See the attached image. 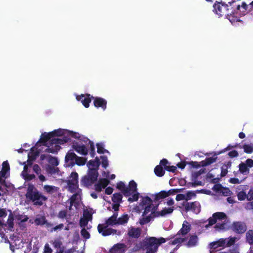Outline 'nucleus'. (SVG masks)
Masks as SVG:
<instances>
[{"label":"nucleus","instance_id":"1","mask_svg":"<svg viewBox=\"0 0 253 253\" xmlns=\"http://www.w3.org/2000/svg\"><path fill=\"white\" fill-rule=\"evenodd\" d=\"M234 2L235 1L233 0L228 2L229 5L232 6L231 8H229L228 4L221 1H216L213 5V11L216 14L218 15L219 17L224 15L226 16L227 18H228L232 23L235 22L240 21L239 18L235 15L237 14L240 10V5H238L236 8H234L232 5Z\"/></svg>","mask_w":253,"mask_h":253},{"label":"nucleus","instance_id":"2","mask_svg":"<svg viewBox=\"0 0 253 253\" xmlns=\"http://www.w3.org/2000/svg\"><path fill=\"white\" fill-rule=\"evenodd\" d=\"M25 197L27 200L32 202L34 206H42L47 200V198L32 184L28 185Z\"/></svg>","mask_w":253,"mask_h":253},{"label":"nucleus","instance_id":"3","mask_svg":"<svg viewBox=\"0 0 253 253\" xmlns=\"http://www.w3.org/2000/svg\"><path fill=\"white\" fill-rule=\"evenodd\" d=\"M175 235H171L169 238H164L160 237L157 238L155 237H146L143 240V246H145V250L149 251H152L153 253H157L159 247L163 243L170 239L174 238Z\"/></svg>","mask_w":253,"mask_h":253},{"label":"nucleus","instance_id":"4","mask_svg":"<svg viewBox=\"0 0 253 253\" xmlns=\"http://www.w3.org/2000/svg\"><path fill=\"white\" fill-rule=\"evenodd\" d=\"M235 237L220 238L217 241L210 243L208 246L210 253H215L221 249L231 247L235 244Z\"/></svg>","mask_w":253,"mask_h":253},{"label":"nucleus","instance_id":"5","mask_svg":"<svg viewBox=\"0 0 253 253\" xmlns=\"http://www.w3.org/2000/svg\"><path fill=\"white\" fill-rule=\"evenodd\" d=\"M98 172L96 169L88 171L86 175L83 176L81 180V184L85 187H88L97 181Z\"/></svg>","mask_w":253,"mask_h":253},{"label":"nucleus","instance_id":"6","mask_svg":"<svg viewBox=\"0 0 253 253\" xmlns=\"http://www.w3.org/2000/svg\"><path fill=\"white\" fill-rule=\"evenodd\" d=\"M182 206L184 207L185 212L191 211L196 214H198L201 211V205L199 202L197 201L192 202H184Z\"/></svg>","mask_w":253,"mask_h":253},{"label":"nucleus","instance_id":"7","mask_svg":"<svg viewBox=\"0 0 253 253\" xmlns=\"http://www.w3.org/2000/svg\"><path fill=\"white\" fill-rule=\"evenodd\" d=\"M159 205V203H158L155 206L153 204V206L152 207V212L149 215L140 218V224L141 225L146 224L149 223L152 218L159 216L160 211H157L158 209Z\"/></svg>","mask_w":253,"mask_h":253},{"label":"nucleus","instance_id":"8","mask_svg":"<svg viewBox=\"0 0 253 253\" xmlns=\"http://www.w3.org/2000/svg\"><path fill=\"white\" fill-rule=\"evenodd\" d=\"M109 226L103 224H99L97 226V230L99 233H101L103 236H107L111 234H117L118 235L121 234V231H117V230L108 228Z\"/></svg>","mask_w":253,"mask_h":253},{"label":"nucleus","instance_id":"9","mask_svg":"<svg viewBox=\"0 0 253 253\" xmlns=\"http://www.w3.org/2000/svg\"><path fill=\"white\" fill-rule=\"evenodd\" d=\"M68 185L72 192H74L78 188V174L76 172H72L70 175V179L68 180Z\"/></svg>","mask_w":253,"mask_h":253},{"label":"nucleus","instance_id":"10","mask_svg":"<svg viewBox=\"0 0 253 253\" xmlns=\"http://www.w3.org/2000/svg\"><path fill=\"white\" fill-rule=\"evenodd\" d=\"M231 228L234 232L239 234L244 233L247 230L246 224L241 221L234 222Z\"/></svg>","mask_w":253,"mask_h":253},{"label":"nucleus","instance_id":"11","mask_svg":"<svg viewBox=\"0 0 253 253\" xmlns=\"http://www.w3.org/2000/svg\"><path fill=\"white\" fill-rule=\"evenodd\" d=\"M76 99L78 101H81L84 107L87 108L89 107V103L91 102V99H93V96L89 94H82L77 95Z\"/></svg>","mask_w":253,"mask_h":253},{"label":"nucleus","instance_id":"12","mask_svg":"<svg viewBox=\"0 0 253 253\" xmlns=\"http://www.w3.org/2000/svg\"><path fill=\"white\" fill-rule=\"evenodd\" d=\"M142 229L140 227L130 226L127 230V236L132 239H138L141 235Z\"/></svg>","mask_w":253,"mask_h":253},{"label":"nucleus","instance_id":"13","mask_svg":"<svg viewBox=\"0 0 253 253\" xmlns=\"http://www.w3.org/2000/svg\"><path fill=\"white\" fill-rule=\"evenodd\" d=\"M77 156V155L72 150L69 151L65 158V162L66 165L68 167H73L75 166V161Z\"/></svg>","mask_w":253,"mask_h":253},{"label":"nucleus","instance_id":"14","mask_svg":"<svg viewBox=\"0 0 253 253\" xmlns=\"http://www.w3.org/2000/svg\"><path fill=\"white\" fill-rule=\"evenodd\" d=\"M72 147L79 154L84 156L88 154V150L84 144H80L79 142H75Z\"/></svg>","mask_w":253,"mask_h":253},{"label":"nucleus","instance_id":"15","mask_svg":"<svg viewBox=\"0 0 253 253\" xmlns=\"http://www.w3.org/2000/svg\"><path fill=\"white\" fill-rule=\"evenodd\" d=\"M93 104L96 108H101L102 110H105L107 108V101L101 97H93Z\"/></svg>","mask_w":253,"mask_h":253},{"label":"nucleus","instance_id":"16","mask_svg":"<svg viewBox=\"0 0 253 253\" xmlns=\"http://www.w3.org/2000/svg\"><path fill=\"white\" fill-rule=\"evenodd\" d=\"M110 181L107 178L100 179L98 183L94 185L95 190L97 192H101L103 188H105L109 183Z\"/></svg>","mask_w":253,"mask_h":253},{"label":"nucleus","instance_id":"17","mask_svg":"<svg viewBox=\"0 0 253 253\" xmlns=\"http://www.w3.org/2000/svg\"><path fill=\"white\" fill-rule=\"evenodd\" d=\"M53 138L52 137V133L51 132L46 133L44 132L42 134L39 142L42 143L43 145L47 146V142L49 141V144H51V140Z\"/></svg>","mask_w":253,"mask_h":253},{"label":"nucleus","instance_id":"18","mask_svg":"<svg viewBox=\"0 0 253 253\" xmlns=\"http://www.w3.org/2000/svg\"><path fill=\"white\" fill-rule=\"evenodd\" d=\"M190 224L188 221L185 220L182 224V228L178 231L176 235H185L190 232Z\"/></svg>","mask_w":253,"mask_h":253},{"label":"nucleus","instance_id":"19","mask_svg":"<svg viewBox=\"0 0 253 253\" xmlns=\"http://www.w3.org/2000/svg\"><path fill=\"white\" fill-rule=\"evenodd\" d=\"M71 138L67 136H64L61 138H53L51 140V145H62L64 144L65 143L70 142Z\"/></svg>","mask_w":253,"mask_h":253},{"label":"nucleus","instance_id":"20","mask_svg":"<svg viewBox=\"0 0 253 253\" xmlns=\"http://www.w3.org/2000/svg\"><path fill=\"white\" fill-rule=\"evenodd\" d=\"M125 245L124 244H117L110 250L109 253H124Z\"/></svg>","mask_w":253,"mask_h":253},{"label":"nucleus","instance_id":"21","mask_svg":"<svg viewBox=\"0 0 253 253\" xmlns=\"http://www.w3.org/2000/svg\"><path fill=\"white\" fill-rule=\"evenodd\" d=\"M198 237L196 235H190L188 242L185 245L188 248H192L197 245L198 243Z\"/></svg>","mask_w":253,"mask_h":253},{"label":"nucleus","instance_id":"22","mask_svg":"<svg viewBox=\"0 0 253 253\" xmlns=\"http://www.w3.org/2000/svg\"><path fill=\"white\" fill-rule=\"evenodd\" d=\"M100 165V162L98 157H96L94 160H90L87 164V166L88 168V171H90L92 169H96L97 170L98 168Z\"/></svg>","mask_w":253,"mask_h":253},{"label":"nucleus","instance_id":"23","mask_svg":"<svg viewBox=\"0 0 253 253\" xmlns=\"http://www.w3.org/2000/svg\"><path fill=\"white\" fill-rule=\"evenodd\" d=\"M169 163L166 159H163L160 161V164L163 166L165 169L169 172H174L176 170V167L173 166H168Z\"/></svg>","mask_w":253,"mask_h":253},{"label":"nucleus","instance_id":"24","mask_svg":"<svg viewBox=\"0 0 253 253\" xmlns=\"http://www.w3.org/2000/svg\"><path fill=\"white\" fill-rule=\"evenodd\" d=\"M34 222L36 225H43L44 224H46L47 226H50L51 225V224L47 222V220L44 216L36 218Z\"/></svg>","mask_w":253,"mask_h":253},{"label":"nucleus","instance_id":"25","mask_svg":"<svg viewBox=\"0 0 253 253\" xmlns=\"http://www.w3.org/2000/svg\"><path fill=\"white\" fill-rule=\"evenodd\" d=\"M127 193L129 196L134 193L137 190V184L134 180H131L129 182L128 186L126 187Z\"/></svg>","mask_w":253,"mask_h":253},{"label":"nucleus","instance_id":"26","mask_svg":"<svg viewBox=\"0 0 253 253\" xmlns=\"http://www.w3.org/2000/svg\"><path fill=\"white\" fill-rule=\"evenodd\" d=\"M166 193V191L163 190L154 195H152V197H154L153 202L156 203L160 200H162L167 197Z\"/></svg>","mask_w":253,"mask_h":253},{"label":"nucleus","instance_id":"27","mask_svg":"<svg viewBox=\"0 0 253 253\" xmlns=\"http://www.w3.org/2000/svg\"><path fill=\"white\" fill-rule=\"evenodd\" d=\"M116 188L120 190L125 197L129 196V194L127 193L126 187L123 182L120 181L117 183Z\"/></svg>","mask_w":253,"mask_h":253},{"label":"nucleus","instance_id":"28","mask_svg":"<svg viewBox=\"0 0 253 253\" xmlns=\"http://www.w3.org/2000/svg\"><path fill=\"white\" fill-rule=\"evenodd\" d=\"M163 166L160 164V165L156 166L154 169V173L158 177H162L165 173V168H163Z\"/></svg>","mask_w":253,"mask_h":253},{"label":"nucleus","instance_id":"29","mask_svg":"<svg viewBox=\"0 0 253 253\" xmlns=\"http://www.w3.org/2000/svg\"><path fill=\"white\" fill-rule=\"evenodd\" d=\"M60 148L61 147L59 145H55L53 146V145L50 144V146H48V147L45 150V152L55 154L58 152Z\"/></svg>","mask_w":253,"mask_h":253},{"label":"nucleus","instance_id":"30","mask_svg":"<svg viewBox=\"0 0 253 253\" xmlns=\"http://www.w3.org/2000/svg\"><path fill=\"white\" fill-rule=\"evenodd\" d=\"M217 157L207 158L205 160L202 161L200 163L202 167H206L216 162Z\"/></svg>","mask_w":253,"mask_h":253},{"label":"nucleus","instance_id":"31","mask_svg":"<svg viewBox=\"0 0 253 253\" xmlns=\"http://www.w3.org/2000/svg\"><path fill=\"white\" fill-rule=\"evenodd\" d=\"M129 216L127 214H123L117 219V225H124L127 223Z\"/></svg>","mask_w":253,"mask_h":253},{"label":"nucleus","instance_id":"32","mask_svg":"<svg viewBox=\"0 0 253 253\" xmlns=\"http://www.w3.org/2000/svg\"><path fill=\"white\" fill-rule=\"evenodd\" d=\"M153 200H152L150 197L148 196H145L142 197L141 202L140 203V205L143 208L145 206L149 205V204H153Z\"/></svg>","mask_w":253,"mask_h":253},{"label":"nucleus","instance_id":"33","mask_svg":"<svg viewBox=\"0 0 253 253\" xmlns=\"http://www.w3.org/2000/svg\"><path fill=\"white\" fill-rule=\"evenodd\" d=\"M67 130L63 129H55L51 132L52 133L53 138H54L55 136H64L66 134H67Z\"/></svg>","mask_w":253,"mask_h":253},{"label":"nucleus","instance_id":"34","mask_svg":"<svg viewBox=\"0 0 253 253\" xmlns=\"http://www.w3.org/2000/svg\"><path fill=\"white\" fill-rule=\"evenodd\" d=\"M122 195L120 193H115L112 197V201L113 203H121L122 202Z\"/></svg>","mask_w":253,"mask_h":253},{"label":"nucleus","instance_id":"35","mask_svg":"<svg viewBox=\"0 0 253 253\" xmlns=\"http://www.w3.org/2000/svg\"><path fill=\"white\" fill-rule=\"evenodd\" d=\"M174 210L173 207L164 208L160 211L159 216H164L168 214L171 213Z\"/></svg>","mask_w":253,"mask_h":253},{"label":"nucleus","instance_id":"36","mask_svg":"<svg viewBox=\"0 0 253 253\" xmlns=\"http://www.w3.org/2000/svg\"><path fill=\"white\" fill-rule=\"evenodd\" d=\"M247 242L251 245H253V230H250L246 233Z\"/></svg>","mask_w":253,"mask_h":253},{"label":"nucleus","instance_id":"37","mask_svg":"<svg viewBox=\"0 0 253 253\" xmlns=\"http://www.w3.org/2000/svg\"><path fill=\"white\" fill-rule=\"evenodd\" d=\"M87 159L85 158L77 156L76 161H75V165L76 164L79 166H82L85 165Z\"/></svg>","mask_w":253,"mask_h":253},{"label":"nucleus","instance_id":"38","mask_svg":"<svg viewBox=\"0 0 253 253\" xmlns=\"http://www.w3.org/2000/svg\"><path fill=\"white\" fill-rule=\"evenodd\" d=\"M96 147H97V152L98 154H104L105 153H109V152L107 150H106L104 149V145L102 143H97Z\"/></svg>","mask_w":253,"mask_h":253},{"label":"nucleus","instance_id":"39","mask_svg":"<svg viewBox=\"0 0 253 253\" xmlns=\"http://www.w3.org/2000/svg\"><path fill=\"white\" fill-rule=\"evenodd\" d=\"M105 224L111 226L116 225H117V219L111 216L105 221Z\"/></svg>","mask_w":253,"mask_h":253},{"label":"nucleus","instance_id":"40","mask_svg":"<svg viewBox=\"0 0 253 253\" xmlns=\"http://www.w3.org/2000/svg\"><path fill=\"white\" fill-rule=\"evenodd\" d=\"M214 228L217 231L224 230L227 228L226 224L224 222H222L221 223L219 222L215 224Z\"/></svg>","mask_w":253,"mask_h":253},{"label":"nucleus","instance_id":"41","mask_svg":"<svg viewBox=\"0 0 253 253\" xmlns=\"http://www.w3.org/2000/svg\"><path fill=\"white\" fill-rule=\"evenodd\" d=\"M213 217L215 218L216 220L217 219L222 220L226 218V215L225 213L222 212H216L213 214Z\"/></svg>","mask_w":253,"mask_h":253},{"label":"nucleus","instance_id":"42","mask_svg":"<svg viewBox=\"0 0 253 253\" xmlns=\"http://www.w3.org/2000/svg\"><path fill=\"white\" fill-rule=\"evenodd\" d=\"M141 249L145 250V246H143V240L135 244L132 250L133 251L136 252Z\"/></svg>","mask_w":253,"mask_h":253},{"label":"nucleus","instance_id":"43","mask_svg":"<svg viewBox=\"0 0 253 253\" xmlns=\"http://www.w3.org/2000/svg\"><path fill=\"white\" fill-rule=\"evenodd\" d=\"M186 238H182L180 237L176 238L172 241H171L170 242H169V244L175 245L177 244H181L182 243L186 241Z\"/></svg>","mask_w":253,"mask_h":253},{"label":"nucleus","instance_id":"44","mask_svg":"<svg viewBox=\"0 0 253 253\" xmlns=\"http://www.w3.org/2000/svg\"><path fill=\"white\" fill-rule=\"evenodd\" d=\"M239 170L242 173H246L247 172H249V169L248 167L247 166V165H245V163H241L239 165Z\"/></svg>","mask_w":253,"mask_h":253},{"label":"nucleus","instance_id":"45","mask_svg":"<svg viewBox=\"0 0 253 253\" xmlns=\"http://www.w3.org/2000/svg\"><path fill=\"white\" fill-rule=\"evenodd\" d=\"M153 206V204H149V205H147L146 206H145L143 207L144 211L142 213V217H146L145 215H146L149 212L151 211V213L152 211V207Z\"/></svg>","mask_w":253,"mask_h":253},{"label":"nucleus","instance_id":"46","mask_svg":"<svg viewBox=\"0 0 253 253\" xmlns=\"http://www.w3.org/2000/svg\"><path fill=\"white\" fill-rule=\"evenodd\" d=\"M100 159H101L102 167L104 169H106L108 166V160L107 156H101Z\"/></svg>","mask_w":253,"mask_h":253},{"label":"nucleus","instance_id":"47","mask_svg":"<svg viewBox=\"0 0 253 253\" xmlns=\"http://www.w3.org/2000/svg\"><path fill=\"white\" fill-rule=\"evenodd\" d=\"M31 152L28 154V158L31 159L32 160H35L37 157L39 155V153L38 152H34V148L32 147L31 148Z\"/></svg>","mask_w":253,"mask_h":253},{"label":"nucleus","instance_id":"48","mask_svg":"<svg viewBox=\"0 0 253 253\" xmlns=\"http://www.w3.org/2000/svg\"><path fill=\"white\" fill-rule=\"evenodd\" d=\"M81 234L82 236L85 239H88L90 237L89 233L85 229V228H83L81 230Z\"/></svg>","mask_w":253,"mask_h":253},{"label":"nucleus","instance_id":"49","mask_svg":"<svg viewBox=\"0 0 253 253\" xmlns=\"http://www.w3.org/2000/svg\"><path fill=\"white\" fill-rule=\"evenodd\" d=\"M67 136H69L70 138V137L75 138H80V134L78 132H74L72 131H67Z\"/></svg>","mask_w":253,"mask_h":253},{"label":"nucleus","instance_id":"50","mask_svg":"<svg viewBox=\"0 0 253 253\" xmlns=\"http://www.w3.org/2000/svg\"><path fill=\"white\" fill-rule=\"evenodd\" d=\"M238 199L239 201H243L247 198L246 193L243 191L239 192L237 194Z\"/></svg>","mask_w":253,"mask_h":253},{"label":"nucleus","instance_id":"51","mask_svg":"<svg viewBox=\"0 0 253 253\" xmlns=\"http://www.w3.org/2000/svg\"><path fill=\"white\" fill-rule=\"evenodd\" d=\"M243 148L245 152L247 154H251L253 152V147L250 145L245 144Z\"/></svg>","mask_w":253,"mask_h":253},{"label":"nucleus","instance_id":"52","mask_svg":"<svg viewBox=\"0 0 253 253\" xmlns=\"http://www.w3.org/2000/svg\"><path fill=\"white\" fill-rule=\"evenodd\" d=\"M56 187L49 185H45L43 186L44 190L48 193H51L53 192Z\"/></svg>","mask_w":253,"mask_h":253},{"label":"nucleus","instance_id":"53","mask_svg":"<svg viewBox=\"0 0 253 253\" xmlns=\"http://www.w3.org/2000/svg\"><path fill=\"white\" fill-rule=\"evenodd\" d=\"M209 223L208 224H206L205 225V228H208L209 226H212L216 222V220L215 219V218L213 217V215L212 217H210L208 219Z\"/></svg>","mask_w":253,"mask_h":253},{"label":"nucleus","instance_id":"54","mask_svg":"<svg viewBox=\"0 0 253 253\" xmlns=\"http://www.w3.org/2000/svg\"><path fill=\"white\" fill-rule=\"evenodd\" d=\"M181 189H171L169 190L168 191H166L167 194V197H169V195H174L176 193H177L179 192H180Z\"/></svg>","mask_w":253,"mask_h":253},{"label":"nucleus","instance_id":"55","mask_svg":"<svg viewBox=\"0 0 253 253\" xmlns=\"http://www.w3.org/2000/svg\"><path fill=\"white\" fill-rule=\"evenodd\" d=\"M83 218L88 220V221L91 220L92 218V214L88 211H84L83 214Z\"/></svg>","mask_w":253,"mask_h":253},{"label":"nucleus","instance_id":"56","mask_svg":"<svg viewBox=\"0 0 253 253\" xmlns=\"http://www.w3.org/2000/svg\"><path fill=\"white\" fill-rule=\"evenodd\" d=\"M139 194L138 193L133 194L131 197L128 198V201L130 203L137 201L139 198Z\"/></svg>","mask_w":253,"mask_h":253},{"label":"nucleus","instance_id":"57","mask_svg":"<svg viewBox=\"0 0 253 253\" xmlns=\"http://www.w3.org/2000/svg\"><path fill=\"white\" fill-rule=\"evenodd\" d=\"M5 223L6 224V227L7 226V229L8 230L12 231L14 226V220L7 219L6 223Z\"/></svg>","mask_w":253,"mask_h":253},{"label":"nucleus","instance_id":"58","mask_svg":"<svg viewBox=\"0 0 253 253\" xmlns=\"http://www.w3.org/2000/svg\"><path fill=\"white\" fill-rule=\"evenodd\" d=\"M16 219L18 220H20L21 222H25L28 220V217L27 215L19 214L16 216Z\"/></svg>","mask_w":253,"mask_h":253},{"label":"nucleus","instance_id":"59","mask_svg":"<svg viewBox=\"0 0 253 253\" xmlns=\"http://www.w3.org/2000/svg\"><path fill=\"white\" fill-rule=\"evenodd\" d=\"M83 141L86 143V145L87 144V142H88V144L89 145L90 150L95 149L94 143L90 141L88 138L85 137L84 138Z\"/></svg>","mask_w":253,"mask_h":253},{"label":"nucleus","instance_id":"60","mask_svg":"<svg viewBox=\"0 0 253 253\" xmlns=\"http://www.w3.org/2000/svg\"><path fill=\"white\" fill-rule=\"evenodd\" d=\"M187 164L190 165L191 166V168H199L202 166L201 164H199L197 162L191 161L190 162H188Z\"/></svg>","mask_w":253,"mask_h":253},{"label":"nucleus","instance_id":"61","mask_svg":"<svg viewBox=\"0 0 253 253\" xmlns=\"http://www.w3.org/2000/svg\"><path fill=\"white\" fill-rule=\"evenodd\" d=\"M52 245H53V247H54V248L58 249V248H61V247L62 245V243L59 240H55L53 242Z\"/></svg>","mask_w":253,"mask_h":253},{"label":"nucleus","instance_id":"62","mask_svg":"<svg viewBox=\"0 0 253 253\" xmlns=\"http://www.w3.org/2000/svg\"><path fill=\"white\" fill-rule=\"evenodd\" d=\"M33 171L37 174L39 175L41 173V169L38 164H34L33 167Z\"/></svg>","mask_w":253,"mask_h":253},{"label":"nucleus","instance_id":"63","mask_svg":"<svg viewBox=\"0 0 253 253\" xmlns=\"http://www.w3.org/2000/svg\"><path fill=\"white\" fill-rule=\"evenodd\" d=\"M23 177L27 181H30L36 177L34 174H28V173H25Z\"/></svg>","mask_w":253,"mask_h":253},{"label":"nucleus","instance_id":"64","mask_svg":"<svg viewBox=\"0 0 253 253\" xmlns=\"http://www.w3.org/2000/svg\"><path fill=\"white\" fill-rule=\"evenodd\" d=\"M43 253H52V250L49 247L48 244H45L44 247V251Z\"/></svg>","mask_w":253,"mask_h":253}]
</instances>
